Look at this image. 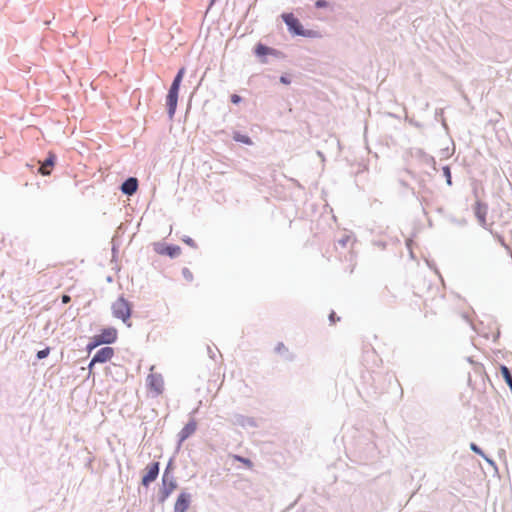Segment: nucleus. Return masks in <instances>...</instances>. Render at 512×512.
<instances>
[{"instance_id": "nucleus-1", "label": "nucleus", "mask_w": 512, "mask_h": 512, "mask_svg": "<svg viewBox=\"0 0 512 512\" xmlns=\"http://www.w3.org/2000/svg\"><path fill=\"white\" fill-rule=\"evenodd\" d=\"M184 74H185V68L182 67L178 70L177 74L175 75V77L172 81V84L169 88L167 97H166L167 113H168V117L170 119L174 118V115L176 112L179 89H180V85L183 80Z\"/></svg>"}, {"instance_id": "nucleus-2", "label": "nucleus", "mask_w": 512, "mask_h": 512, "mask_svg": "<svg viewBox=\"0 0 512 512\" xmlns=\"http://www.w3.org/2000/svg\"><path fill=\"white\" fill-rule=\"evenodd\" d=\"M111 310L113 317L122 320L128 327L131 326L129 319L132 313V306L128 300L123 296L119 297L115 302H113Z\"/></svg>"}, {"instance_id": "nucleus-3", "label": "nucleus", "mask_w": 512, "mask_h": 512, "mask_svg": "<svg viewBox=\"0 0 512 512\" xmlns=\"http://www.w3.org/2000/svg\"><path fill=\"white\" fill-rule=\"evenodd\" d=\"M282 19L288 27V30L297 36L314 37L316 32L313 30H306L301 25L300 21L292 13H283Z\"/></svg>"}, {"instance_id": "nucleus-4", "label": "nucleus", "mask_w": 512, "mask_h": 512, "mask_svg": "<svg viewBox=\"0 0 512 512\" xmlns=\"http://www.w3.org/2000/svg\"><path fill=\"white\" fill-rule=\"evenodd\" d=\"M177 482L174 476L169 473L168 467L163 473L162 476V487L159 491V502L163 503L167 500V498L171 495V493L176 489Z\"/></svg>"}, {"instance_id": "nucleus-5", "label": "nucleus", "mask_w": 512, "mask_h": 512, "mask_svg": "<svg viewBox=\"0 0 512 512\" xmlns=\"http://www.w3.org/2000/svg\"><path fill=\"white\" fill-rule=\"evenodd\" d=\"M147 386L154 391L156 395H160L164 389V381L161 374L151 373L147 377Z\"/></svg>"}, {"instance_id": "nucleus-6", "label": "nucleus", "mask_w": 512, "mask_h": 512, "mask_svg": "<svg viewBox=\"0 0 512 512\" xmlns=\"http://www.w3.org/2000/svg\"><path fill=\"white\" fill-rule=\"evenodd\" d=\"M197 429V422L194 418H191L189 422L180 430L178 433V448L182 443L195 433Z\"/></svg>"}, {"instance_id": "nucleus-7", "label": "nucleus", "mask_w": 512, "mask_h": 512, "mask_svg": "<svg viewBox=\"0 0 512 512\" xmlns=\"http://www.w3.org/2000/svg\"><path fill=\"white\" fill-rule=\"evenodd\" d=\"M474 213H475V216H476L479 224L483 228H487L486 216L488 213V205L486 203H483V202L477 200L475 203V207H474Z\"/></svg>"}, {"instance_id": "nucleus-8", "label": "nucleus", "mask_w": 512, "mask_h": 512, "mask_svg": "<svg viewBox=\"0 0 512 512\" xmlns=\"http://www.w3.org/2000/svg\"><path fill=\"white\" fill-rule=\"evenodd\" d=\"M113 356H114L113 348L103 347L95 353V355L91 359V364L105 363V362L109 361Z\"/></svg>"}, {"instance_id": "nucleus-9", "label": "nucleus", "mask_w": 512, "mask_h": 512, "mask_svg": "<svg viewBox=\"0 0 512 512\" xmlns=\"http://www.w3.org/2000/svg\"><path fill=\"white\" fill-rule=\"evenodd\" d=\"M159 470V462L151 463L147 473L142 478V485L148 487L151 482L155 481L159 475Z\"/></svg>"}, {"instance_id": "nucleus-10", "label": "nucleus", "mask_w": 512, "mask_h": 512, "mask_svg": "<svg viewBox=\"0 0 512 512\" xmlns=\"http://www.w3.org/2000/svg\"><path fill=\"white\" fill-rule=\"evenodd\" d=\"M155 251L158 253V254H161V255H167L171 258H176L180 255L181 253V248L179 246H176V245H160V244H156L155 245Z\"/></svg>"}, {"instance_id": "nucleus-11", "label": "nucleus", "mask_w": 512, "mask_h": 512, "mask_svg": "<svg viewBox=\"0 0 512 512\" xmlns=\"http://www.w3.org/2000/svg\"><path fill=\"white\" fill-rule=\"evenodd\" d=\"M190 502L191 495L189 493H180L174 504V512H186L189 508Z\"/></svg>"}, {"instance_id": "nucleus-12", "label": "nucleus", "mask_w": 512, "mask_h": 512, "mask_svg": "<svg viewBox=\"0 0 512 512\" xmlns=\"http://www.w3.org/2000/svg\"><path fill=\"white\" fill-rule=\"evenodd\" d=\"M97 336L99 337L100 342H102L103 344H112V343L116 342L118 332H117L116 328L108 327V328H104L101 331V334H99Z\"/></svg>"}, {"instance_id": "nucleus-13", "label": "nucleus", "mask_w": 512, "mask_h": 512, "mask_svg": "<svg viewBox=\"0 0 512 512\" xmlns=\"http://www.w3.org/2000/svg\"><path fill=\"white\" fill-rule=\"evenodd\" d=\"M121 192L127 196L133 195L137 189H138V180L135 177H129L127 178L122 184H121Z\"/></svg>"}, {"instance_id": "nucleus-14", "label": "nucleus", "mask_w": 512, "mask_h": 512, "mask_svg": "<svg viewBox=\"0 0 512 512\" xmlns=\"http://www.w3.org/2000/svg\"><path fill=\"white\" fill-rule=\"evenodd\" d=\"M56 156L53 153H49L48 157L45 159L39 168V172L42 175H49L50 171L47 169L48 167H52L55 163Z\"/></svg>"}, {"instance_id": "nucleus-15", "label": "nucleus", "mask_w": 512, "mask_h": 512, "mask_svg": "<svg viewBox=\"0 0 512 512\" xmlns=\"http://www.w3.org/2000/svg\"><path fill=\"white\" fill-rule=\"evenodd\" d=\"M232 138H233L234 141L239 142V143H243V144H246V145H252L253 144V142H252V140H251V138L249 136L241 134L238 131H235L233 133Z\"/></svg>"}, {"instance_id": "nucleus-16", "label": "nucleus", "mask_w": 512, "mask_h": 512, "mask_svg": "<svg viewBox=\"0 0 512 512\" xmlns=\"http://www.w3.org/2000/svg\"><path fill=\"white\" fill-rule=\"evenodd\" d=\"M500 371H501V375L504 378L506 384L512 390V374H511L509 368L505 365H502L500 368Z\"/></svg>"}, {"instance_id": "nucleus-17", "label": "nucleus", "mask_w": 512, "mask_h": 512, "mask_svg": "<svg viewBox=\"0 0 512 512\" xmlns=\"http://www.w3.org/2000/svg\"><path fill=\"white\" fill-rule=\"evenodd\" d=\"M237 423L243 427H255L256 426V422L253 418L251 417H245V416H240L237 418Z\"/></svg>"}, {"instance_id": "nucleus-18", "label": "nucleus", "mask_w": 512, "mask_h": 512, "mask_svg": "<svg viewBox=\"0 0 512 512\" xmlns=\"http://www.w3.org/2000/svg\"><path fill=\"white\" fill-rule=\"evenodd\" d=\"M274 50L270 47H267L261 43H259L255 48V53L258 56H264L267 54H271Z\"/></svg>"}, {"instance_id": "nucleus-19", "label": "nucleus", "mask_w": 512, "mask_h": 512, "mask_svg": "<svg viewBox=\"0 0 512 512\" xmlns=\"http://www.w3.org/2000/svg\"><path fill=\"white\" fill-rule=\"evenodd\" d=\"M102 344L103 343L100 342L99 337L96 335V336L93 337L92 341L87 345L86 349H87L88 352H91L96 347H98L99 345H102Z\"/></svg>"}, {"instance_id": "nucleus-20", "label": "nucleus", "mask_w": 512, "mask_h": 512, "mask_svg": "<svg viewBox=\"0 0 512 512\" xmlns=\"http://www.w3.org/2000/svg\"><path fill=\"white\" fill-rule=\"evenodd\" d=\"M442 171H443L444 177L446 178L447 185L451 186L452 185V177H451V171H450L449 166H444L442 168Z\"/></svg>"}, {"instance_id": "nucleus-21", "label": "nucleus", "mask_w": 512, "mask_h": 512, "mask_svg": "<svg viewBox=\"0 0 512 512\" xmlns=\"http://www.w3.org/2000/svg\"><path fill=\"white\" fill-rule=\"evenodd\" d=\"M470 449H471L474 453H476V454L480 455L481 457H485V453L483 452V450H482V449H481L477 444H475V443H471V444H470Z\"/></svg>"}, {"instance_id": "nucleus-22", "label": "nucleus", "mask_w": 512, "mask_h": 512, "mask_svg": "<svg viewBox=\"0 0 512 512\" xmlns=\"http://www.w3.org/2000/svg\"><path fill=\"white\" fill-rule=\"evenodd\" d=\"M49 353H50V349L47 347V348H45V349H43V350H39V351L37 352L36 356H37V358H38L39 360H41V359L46 358V357L49 355Z\"/></svg>"}, {"instance_id": "nucleus-23", "label": "nucleus", "mask_w": 512, "mask_h": 512, "mask_svg": "<svg viewBox=\"0 0 512 512\" xmlns=\"http://www.w3.org/2000/svg\"><path fill=\"white\" fill-rule=\"evenodd\" d=\"M182 275H183V277L187 281H192L193 280V274H192V272L188 268H183L182 269Z\"/></svg>"}, {"instance_id": "nucleus-24", "label": "nucleus", "mask_w": 512, "mask_h": 512, "mask_svg": "<svg viewBox=\"0 0 512 512\" xmlns=\"http://www.w3.org/2000/svg\"><path fill=\"white\" fill-rule=\"evenodd\" d=\"M182 240H183L184 243H186L187 245H189L192 248H196L197 247L195 241L191 237H189V236H185Z\"/></svg>"}, {"instance_id": "nucleus-25", "label": "nucleus", "mask_w": 512, "mask_h": 512, "mask_svg": "<svg viewBox=\"0 0 512 512\" xmlns=\"http://www.w3.org/2000/svg\"><path fill=\"white\" fill-rule=\"evenodd\" d=\"M235 459L241 463H244L245 465H247L248 467H251L252 466V462L251 460H249L248 458H244L242 456H235Z\"/></svg>"}, {"instance_id": "nucleus-26", "label": "nucleus", "mask_w": 512, "mask_h": 512, "mask_svg": "<svg viewBox=\"0 0 512 512\" xmlns=\"http://www.w3.org/2000/svg\"><path fill=\"white\" fill-rule=\"evenodd\" d=\"M350 240V236L348 235H344L341 239L338 240V243L339 245H341L342 247H345L348 243V241Z\"/></svg>"}, {"instance_id": "nucleus-27", "label": "nucleus", "mask_w": 512, "mask_h": 512, "mask_svg": "<svg viewBox=\"0 0 512 512\" xmlns=\"http://www.w3.org/2000/svg\"><path fill=\"white\" fill-rule=\"evenodd\" d=\"M327 5H328V2L326 0H317L315 2L316 8H325V7H327Z\"/></svg>"}, {"instance_id": "nucleus-28", "label": "nucleus", "mask_w": 512, "mask_h": 512, "mask_svg": "<svg viewBox=\"0 0 512 512\" xmlns=\"http://www.w3.org/2000/svg\"><path fill=\"white\" fill-rule=\"evenodd\" d=\"M242 101V98L241 96L237 95V94H233L231 95V102L234 103V104H238Z\"/></svg>"}, {"instance_id": "nucleus-29", "label": "nucleus", "mask_w": 512, "mask_h": 512, "mask_svg": "<svg viewBox=\"0 0 512 512\" xmlns=\"http://www.w3.org/2000/svg\"><path fill=\"white\" fill-rule=\"evenodd\" d=\"M426 162L428 164H430L431 166H433V168L435 169V165H436V161H435V158L432 157V156H426Z\"/></svg>"}, {"instance_id": "nucleus-30", "label": "nucleus", "mask_w": 512, "mask_h": 512, "mask_svg": "<svg viewBox=\"0 0 512 512\" xmlns=\"http://www.w3.org/2000/svg\"><path fill=\"white\" fill-rule=\"evenodd\" d=\"M61 301L63 304H67L71 301V297L67 294H63L61 297Z\"/></svg>"}, {"instance_id": "nucleus-31", "label": "nucleus", "mask_w": 512, "mask_h": 512, "mask_svg": "<svg viewBox=\"0 0 512 512\" xmlns=\"http://www.w3.org/2000/svg\"><path fill=\"white\" fill-rule=\"evenodd\" d=\"M329 320L331 323H335L336 320H339V317H336V314L334 311H332L329 315Z\"/></svg>"}, {"instance_id": "nucleus-32", "label": "nucleus", "mask_w": 512, "mask_h": 512, "mask_svg": "<svg viewBox=\"0 0 512 512\" xmlns=\"http://www.w3.org/2000/svg\"><path fill=\"white\" fill-rule=\"evenodd\" d=\"M282 350H286L285 345L283 343H278V345L276 346V351L281 352Z\"/></svg>"}, {"instance_id": "nucleus-33", "label": "nucleus", "mask_w": 512, "mask_h": 512, "mask_svg": "<svg viewBox=\"0 0 512 512\" xmlns=\"http://www.w3.org/2000/svg\"><path fill=\"white\" fill-rule=\"evenodd\" d=\"M482 458L485 459V461L487 463H489L490 465L495 467V462L491 458H489L486 454H485V457H482Z\"/></svg>"}, {"instance_id": "nucleus-34", "label": "nucleus", "mask_w": 512, "mask_h": 512, "mask_svg": "<svg viewBox=\"0 0 512 512\" xmlns=\"http://www.w3.org/2000/svg\"><path fill=\"white\" fill-rule=\"evenodd\" d=\"M280 82L283 84H289L290 80L286 76H281Z\"/></svg>"}, {"instance_id": "nucleus-35", "label": "nucleus", "mask_w": 512, "mask_h": 512, "mask_svg": "<svg viewBox=\"0 0 512 512\" xmlns=\"http://www.w3.org/2000/svg\"><path fill=\"white\" fill-rule=\"evenodd\" d=\"M499 242H500V244H501L503 247H505L507 250L509 249V247L506 245V243H505L504 239H503L502 237H500V236H499Z\"/></svg>"}, {"instance_id": "nucleus-36", "label": "nucleus", "mask_w": 512, "mask_h": 512, "mask_svg": "<svg viewBox=\"0 0 512 512\" xmlns=\"http://www.w3.org/2000/svg\"><path fill=\"white\" fill-rule=\"evenodd\" d=\"M207 349H208V352H209V354H210V357H211L212 359H214L215 354H214V352L212 351V349H211L210 347H207Z\"/></svg>"}, {"instance_id": "nucleus-37", "label": "nucleus", "mask_w": 512, "mask_h": 512, "mask_svg": "<svg viewBox=\"0 0 512 512\" xmlns=\"http://www.w3.org/2000/svg\"><path fill=\"white\" fill-rule=\"evenodd\" d=\"M94 365H95V364H91V362L89 363L88 368H89V370H90V371L92 370V368H93V366H94Z\"/></svg>"}]
</instances>
